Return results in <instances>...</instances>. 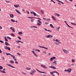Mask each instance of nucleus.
I'll list each match as a JSON object with an SVG mask.
<instances>
[{
	"instance_id": "46",
	"label": "nucleus",
	"mask_w": 76,
	"mask_h": 76,
	"mask_svg": "<svg viewBox=\"0 0 76 76\" xmlns=\"http://www.w3.org/2000/svg\"><path fill=\"white\" fill-rule=\"evenodd\" d=\"M0 42H1V43H4V42L2 41V40H0Z\"/></svg>"
},
{
	"instance_id": "55",
	"label": "nucleus",
	"mask_w": 76,
	"mask_h": 76,
	"mask_svg": "<svg viewBox=\"0 0 76 76\" xmlns=\"http://www.w3.org/2000/svg\"><path fill=\"white\" fill-rule=\"evenodd\" d=\"M12 32H15V29L12 30Z\"/></svg>"
},
{
	"instance_id": "28",
	"label": "nucleus",
	"mask_w": 76,
	"mask_h": 76,
	"mask_svg": "<svg viewBox=\"0 0 76 76\" xmlns=\"http://www.w3.org/2000/svg\"><path fill=\"white\" fill-rule=\"evenodd\" d=\"M42 23H37V25H38V26H41V25Z\"/></svg>"
},
{
	"instance_id": "2",
	"label": "nucleus",
	"mask_w": 76,
	"mask_h": 76,
	"mask_svg": "<svg viewBox=\"0 0 76 76\" xmlns=\"http://www.w3.org/2000/svg\"><path fill=\"white\" fill-rule=\"evenodd\" d=\"M31 52L33 53V54H34V56H35L36 57H38V56L37 54H36V53H35V51H31Z\"/></svg>"
},
{
	"instance_id": "29",
	"label": "nucleus",
	"mask_w": 76,
	"mask_h": 76,
	"mask_svg": "<svg viewBox=\"0 0 76 76\" xmlns=\"http://www.w3.org/2000/svg\"><path fill=\"white\" fill-rule=\"evenodd\" d=\"M8 42H5V45H8Z\"/></svg>"
},
{
	"instance_id": "51",
	"label": "nucleus",
	"mask_w": 76,
	"mask_h": 76,
	"mask_svg": "<svg viewBox=\"0 0 76 76\" xmlns=\"http://www.w3.org/2000/svg\"><path fill=\"white\" fill-rule=\"evenodd\" d=\"M36 19H38L39 20H41V19L39 18H36Z\"/></svg>"
},
{
	"instance_id": "22",
	"label": "nucleus",
	"mask_w": 76,
	"mask_h": 76,
	"mask_svg": "<svg viewBox=\"0 0 76 76\" xmlns=\"http://www.w3.org/2000/svg\"><path fill=\"white\" fill-rule=\"evenodd\" d=\"M31 73H35L36 72V71H35V70H33V71H31Z\"/></svg>"
},
{
	"instance_id": "41",
	"label": "nucleus",
	"mask_w": 76,
	"mask_h": 76,
	"mask_svg": "<svg viewBox=\"0 0 76 76\" xmlns=\"http://www.w3.org/2000/svg\"><path fill=\"white\" fill-rule=\"evenodd\" d=\"M10 29H11L12 30L13 29H14V28L12 27H11L10 28Z\"/></svg>"
},
{
	"instance_id": "15",
	"label": "nucleus",
	"mask_w": 76,
	"mask_h": 76,
	"mask_svg": "<svg viewBox=\"0 0 76 76\" xmlns=\"http://www.w3.org/2000/svg\"><path fill=\"white\" fill-rule=\"evenodd\" d=\"M54 15L55 16H57L58 17H59V16H60V14H58L56 13H55L54 14Z\"/></svg>"
},
{
	"instance_id": "25",
	"label": "nucleus",
	"mask_w": 76,
	"mask_h": 76,
	"mask_svg": "<svg viewBox=\"0 0 76 76\" xmlns=\"http://www.w3.org/2000/svg\"><path fill=\"white\" fill-rule=\"evenodd\" d=\"M53 72L54 73H57L58 74V75H59V73H58V72H57L56 71H53Z\"/></svg>"
},
{
	"instance_id": "53",
	"label": "nucleus",
	"mask_w": 76,
	"mask_h": 76,
	"mask_svg": "<svg viewBox=\"0 0 76 76\" xmlns=\"http://www.w3.org/2000/svg\"><path fill=\"white\" fill-rule=\"evenodd\" d=\"M43 53H45V54H46V53H47V52H46V51H45L43 52Z\"/></svg>"
},
{
	"instance_id": "18",
	"label": "nucleus",
	"mask_w": 76,
	"mask_h": 76,
	"mask_svg": "<svg viewBox=\"0 0 76 76\" xmlns=\"http://www.w3.org/2000/svg\"><path fill=\"white\" fill-rule=\"evenodd\" d=\"M72 69H67L68 72H69V73H70L71 72V71H72Z\"/></svg>"
},
{
	"instance_id": "38",
	"label": "nucleus",
	"mask_w": 76,
	"mask_h": 76,
	"mask_svg": "<svg viewBox=\"0 0 76 76\" xmlns=\"http://www.w3.org/2000/svg\"><path fill=\"white\" fill-rule=\"evenodd\" d=\"M6 55L7 56V55H9L10 56L11 55L10 53H6Z\"/></svg>"
},
{
	"instance_id": "1",
	"label": "nucleus",
	"mask_w": 76,
	"mask_h": 76,
	"mask_svg": "<svg viewBox=\"0 0 76 76\" xmlns=\"http://www.w3.org/2000/svg\"><path fill=\"white\" fill-rule=\"evenodd\" d=\"M31 13L32 14H33L34 16H37V17H39V15H38V14H36L35 12H31Z\"/></svg>"
},
{
	"instance_id": "6",
	"label": "nucleus",
	"mask_w": 76,
	"mask_h": 76,
	"mask_svg": "<svg viewBox=\"0 0 76 76\" xmlns=\"http://www.w3.org/2000/svg\"><path fill=\"white\" fill-rule=\"evenodd\" d=\"M65 23L66 24V25L67 26L69 27V28H73V27L70 26H69V25H68V24L67 23V22H66V21H64Z\"/></svg>"
},
{
	"instance_id": "35",
	"label": "nucleus",
	"mask_w": 76,
	"mask_h": 76,
	"mask_svg": "<svg viewBox=\"0 0 76 76\" xmlns=\"http://www.w3.org/2000/svg\"><path fill=\"white\" fill-rule=\"evenodd\" d=\"M18 34H19V35H21V34H22V32H19Z\"/></svg>"
},
{
	"instance_id": "32",
	"label": "nucleus",
	"mask_w": 76,
	"mask_h": 76,
	"mask_svg": "<svg viewBox=\"0 0 76 76\" xmlns=\"http://www.w3.org/2000/svg\"><path fill=\"white\" fill-rule=\"evenodd\" d=\"M10 62L11 63H12V64H13V63H14V61L12 60H11Z\"/></svg>"
},
{
	"instance_id": "37",
	"label": "nucleus",
	"mask_w": 76,
	"mask_h": 76,
	"mask_svg": "<svg viewBox=\"0 0 76 76\" xmlns=\"http://www.w3.org/2000/svg\"><path fill=\"white\" fill-rule=\"evenodd\" d=\"M35 51H38V52H40V50H38V49H36V50Z\"/></svg>"
},
{
	"instance_id": "13",
	"label": "nucleus",
	"mask_w": 76,
	"mask_h": 76,
	"mask_svg": "<svg viewBox=\"0 0 76 76\" xmlns=\"http://www.w3.org/2000/svg\"><path fill=\"white\" fill-rule=\"evenodd\" d=\"M63 51L64 53H67V54H68L69 53V52L67 51V50H63Z\"/></svg>"
},
{
	"instance_id": "42",
	"label": "nucleus",
	"mask_w": 76,
	"mask_h": 76,
	"mask_svg": "<svg viewBox=\"0 0 76 76\" xmlns=\"http://www.w3.org/2000/svg\"><path fill=\"white\" fill-rule=\"evenodd\" d=\"M53 36L51 35H49V38H52L53 37Z\"/></svg>"
},
{
	"instance_id": "61",
	"label": "nucleus",
	"mask_w": 76,
	"mask_h": 76,
	"mask_svg": "<svg viewBox=\"0 0 76 76\" xmlns=\"http://www.w3.org/2000/svg\"><path fill=\"white\" fill-rule=\"evenodd\" d=\"M26 13L28 14H29V12L28 11H26Z\"/></svg>"
},
{
	"instance_id": "3",
	"label": "nucleus",
	"mask_w": 76,
	"mask_h": 76,
	"mask_svg": "<svg viewBox=\"0 0 76 76\" xmlns=\"http://www.w3.org/2000/svg\"><path fill=\"white\" fill-rule=\"evenodd\" d=\"M38 46L40 48H44V49H46V50H47L48 49V48L47 47L45 48L44 46H41L40 45H38Z\"/></svg>"
},
{
	"instance_id": "64",
	"label": "nucleus",
	"mask_w": 76,
	"mask_h": 76,
	"mask_svg": "<svg viewBox=\"0 0 76 76\" xmlns=\"http://www.w3.org/2000/svg\"><path fill=\"white\" fill-rule=\"evenodd\" d=\"M65 72H68V70L67 69H65L64 70Z\"/></svg>"
},
{
	"instance_id": "5",
	"label": "nucleus",
	"mask_w": 76,
	"mask_h": 76,
	"mask_svg": "<svg viewBox=\"0 0 76 76\" xmlns=\"http://www.w3.org/2000/svg\"><path fill=\"white\" fill-rule=\"evenodd\" d=\"M56 58V57L54 56L53 57H51L50 58V61H53V60H55Z\"/></svg>"
},
{
	"instance_id": "45",
	"label": "nucleus",
	"mask_w": 76,
	"mask_h": 76,
	"mask_svg": "<svg viewBox=\"0 0 76 76\" xmlns=\"http://www.w3.org/2000/svg\"><path fill=\"white\" fill-rule=\"evenodd\" d=\"M29 19H33V18H34V17H29Z\"/></svg>"
},
{
	"instance_id": "60",
	"label": "nucleus",
	"mask_w": 76,
	"mask_h": 76,
	"mask_svg": "<svg viewBox=\"0 0 76 76\" xmlns=\"http://www.w3.org/2000/svg\"><path fill=\"white\" fill-rule=\"evenodd\" d=\"M15 63H16V64H18V62L17 61H15Z\"/></svg>"
},
{
	"instance_id": "14",
	"label": "nucleus",
	"mask_w": 76,
	"mask_h": 76,
	"mask_svg": "<svg viewBox=\"0 0 76 76\" xmlns=\"http://www.w3.org/2000/svg\"><path fill=\"white\" fill-rule=\"evenodd\" d=\"M44 29H45V31H48V32H52V31L51 30H47V28H44Z\"/></svg>"
},
{
	"instance_id": "33",
	"label": "nucleus",
	"mask_w": 76,
	"mask_h": 76,
	"mask_svg": "<svg viewBox=\"0 0 76 76\" xmlns=\"http://www.w3.org/2000/svg\"><path fill=\"white\" fill-rule=\"evenodd\" d=\"M11 21L12 22H15V20H14L13 19H11Z\"/></svg>"
},
{
	"instance_id": "26",
	"label": "nucleus",
	"mask_w": 76,
	"mask_h": 76,
	"mask_svg": "<svg viewBox=\"0 0 76 76\" xmlns=\"http://www.w3.org/2000/svg\"><path fill=\"white\" fill-rule=\"evenodd\" d=\"M50 73L51 74V75H52L53 76H55V75H54V74H53V73H54V72H50Z\"/></svg>"
},
{
	"instance_id": "10",
	"label": "nucleus",
	"mask_w": 76,
	"mask_h": 76,
	"mask_svg": "<svg viewBox=\"0 0 76 76\" xmlns=\"http://www.w3.org/2000/svg\"><path fill=\"white\" fill-rule=\"evenodd\" d=\"M37 71H38V72H39V73H45L46 74V73L45 72H42V71H40L39 70H38L37 69H36Z\"/></svg>"
},
{
	"instance_id": "58",
	"label": "nucleus",
	"mask_w": 76,
	"mask_h": 76,
	"mask_svg": "<svg viewBox=\"0 0 76 76\" xmlns=\"http://www.w3.org/2000/svg\"><path fill=\"white\" fill-rule=\"evenodd\" d=\"M15 58V59H14V60L15 61H17V60H16V59L15 58H15Z\"/></svg>"
},
{
	"instance_id": "34",
	"label": "nucleus",
	"mask_w": 76,
	"mask_h": 76,
	"mask_svg": "<svg viewBox=\"0 0 76 76\" xmlns=\"http://www.w3.org/2000/svg\"><path fill=\"white\" fill-rule=\"evenodd\" d=\"M3 69V66H0V70H1V69Z\"/></svg>"
},
{
	"instance_id": "62",
	"label": "nucleus",
	"mask_w": 76,
	"mask_h": 76,
	"mask_svg": "<svg viewBox=\"0 0 76 76\" xmlns=\"http://www.w3.org/2000/svg\"><path fill=\"white\" fill-rule=\"evenodd\" d=\"M33 27H34V28H37V27L36 26H33Z\"/></svg>"
},
{
	"instance_id": "63",
	"label": "nucleus",
	"mask_w": 76,
	"mask_h": 76,
	"mask_svg": "<svg viewBox=\"0 0 76 76\" xmlns=\"http://www.w3.org/2000/svg\"><path fill=\"white\" fill-rule=\"evenodd\" d=\"M45 24H46V25H48V23H45Z\"/></svg>"
},
{
	"instance_id": "48",
	"label": "nucleus",
	"mask_w": 76,
	"mask_h": 76,
	"mask_svg": "<svg viewBox=\"0 0 76 76\" xmlns=\"http://www.w3.org/2000/svg\"><path fill=\"white\" fill-rule=\"evenodd\" d=\"M54 43H55L56 45H59V43H58L55 42Z\"/></svg>"
},
{
	"instance_id": "59",
	"label": "nucleus",
	"mask_w": 76,
	"mask_h": 76,
	"mask_svg": "<svg viewBox=\"0 0 76 76\" xmlns=\"http://www.w3.org/2000/svg\"><path fill=\"white\" fill-rule=\"evenodd\" d=\"M17 54H18V55H19V56H20L21 54H20L19 53H17Z\"/></svg>"
},
{
	"instance_id": "8",
	"label": "nucleus",
	"mask_w": 76,
	"mask_h": 76,
	"mask_svg": "<svg viewBox=\"0 0 76 76\" xmlns=\"http://www.w3.org/2000/svg\"><path fill=\"white\" fill-rule=\"evenodd\" d=\"M41 66L42 67H43V68H44L45 69H47V66H46L45 65L42 64L41 65Z\"/></svg>"
},
{
	"instance_id": "7",
	"label": "nucleus",
	"mask_w": 76,
	"mask_h": 76,
	"mask_svg": "<svg viewBox=\"0 0 76 76\" xmlns=\"http://www.w3.org/2000/svg\"><path fill=\"white\" fill-rule=\"evenodd\" d=\"M7 65L9 67H12V68H15V67L9 64H7Z\"/></svg>"
},
{
	"instance_id": "57",
	"label": "nucleus",
	"mask_w": 76,
	"mask_h": 76,
	"mask_svg": "<svg viewBox=\"0 0 76 76\" xmlns=\"http://www.w3.org/2000/svg\"><path fill=\"white\" fill-rule=\"evenodd\" d=\"M5 41H8V40H7V38L5 39Z\"/></svg>"
},
{
	"instance_id": "31",
	"label": "nucleus",
	"mask_w": 76,
	"mask_h": 76,
	"mask_svg": "<svg viewBox=\"0 0 76 76\" xmlns=\"http://www.w3.org/2000/svg\"><path fill=\"white\" fill-rule=\"evenodd\" d=\"M72 63H73L75 62V60L74 59H72Z\"/></svg>"
},
{
	"instance_id": "27",
	"label": "nucleus",
	"mask_w": 76,
	"mask_h": 76,
	"mask_svg": "<svg viewBox=\"0 0 76 76\" xmlns=\"http://www.w3.org/2000/svg\"><path fill=\"white\" fill-rule=\"evenodd\" d=\"M38 23H42V22L40 20H37Z\"/></svg>"
},
{
	"instance_id": "56",
	"label": "nucleus",
	"mask_w": 76,
	"mask_h": 76,
	"mask_svg": "<svg viewBox=\"0 0 76 76\" xmlns=\"http://www.w3.org/2000/svg\"><path fill=\"white\" fill-rule=\"evenodd\" d=\"M31 21L32 22H34V20L33 19H31Z\"/></svg>"
},
{
	"instance_id": "39",
	"label": "nucleus",
	"mask_w": 76,
	"mask_h": 76,
	"mask_svg": "<svg viewBox=\"0 0 76 76\" xmlns=\"http://www.w3.org/2000/svg\"><path fill=\"white\" fill-rule=\"evenodd\" d=\"M14 6L15 7H18V6L17 5H14Z\"/></svg>"
},
{
	"instance_id": "43",
	"label": "nucleus",
	"mask_w": 76,
	"mask_h": 76,
	"mask_svg": "<svg viewBox=\"0 0 76 76\" xmlns=\"http://www.w3.org/2000/svg\"><path fill=\"white\" fill-rule=\"evenodd\" d=\"M6 2V3H10V1H5Z\"/></svg>"
},
{
	"instance_id": "52",
	"label": "nucleus",
	"mask_w": 76,
	"mask_h": 76,
	"mask_svg": "<svg viewBox=\"0 0 76 76\" xmlns=\"http://www.w3.org/2000/svg\"><path fill=\"white\" fill-rule=\"evenodd\" d=\"M18 39H21V38H20V37H18Z\"/></svg>"
},
{
	"instance_id": "47",
	"label": "nucleus",
	"mask_w": 76,
	"mask_h": 76,
	"mask_svg": "<svg viewBox=\"0 0 76 76\" xmlns=\"http://www.w3.org/2000/svg\"><path fill=\"white\" fill-rule=\"evenodd\" d=\"M71 66H75V64H72L71 65Z\"/></svg>"
},
{
	"instance_id": "21",
	"label": "nucleus",
	"mask_w": 76,
	"mask_h": 76,
	"mask_svg": "<svg viewBox=\"0 0 76 76\" xmlns=\"http://www.w3.org/2000/svg\"><path fill=\"white\" fill-rule=\"evenodd\" d=\"M40 12L42 14H43V15L44 14V11L43 10H40Z\"/></svg>"
},
{
	"instance_id": "44",
	"label": "nucleus",
	"mask_w": 76,
	"mask_h": 76,
	"mask_svg": "<svg viewBox=\"0 0 76 76\" xmlns=\"http://www.w3.org/2000/svg\"><path fill=\"white\" fill-rule=\"evenodd\" d=\"M7 38L9 39H11V38L8 36L7 37Z\"/></svg>"
},
{
	"instance_id": "11",
	"label": "nucleus",
	"mask_w": 76,
	"mask_h": 76,
	"mask_svg": "<svg viewBox=\"0 0 76 76\" xmlns=\"http://www.w3.org/2000/svg\"><path fill=\"white\" fill-rule=\"evenodd\" d=\"M60 26H59L58 28L56 27L55 28V29L56 30V31H60Z\"/></svg>"
},
{
	"instance_id": "19",
	"label": "nucleus",
	"mask_w": 76,
	"mask_h": 76,
	"mask_svg": "<svg viewBox=\"0 0 76 76\" xmlns=\"http://www.w3.org/2000/svg\"><path fill=\"white\" fill-rule=\"evenodd\" d=\"M52 18L53 19V20H55V21L56 20V18H55V17H54V16H52Z\"/></svg>"
},
{
	"instance_id": "24",
	"label": "nucleus",
	"mask_w": 76,
	"mask_h": 76,
	"mask_svg": "<svg viewBox=\"0 0 76 76\" xmlns=\"http://www.w3.org/2000/svg\"><path fill=\"white\" fill-rule=\"evenodd\" d=\"M45 37L46 38H50V37H49V35H48V36L45 35Z\"/></svg>"
},
{
	"instance_id": "54",
	"label": "nucleus",
	"mask_w": 76,
	"mask_h": 76,
	"mask_svg": "<svg viewBox=\"0 0 76 76\" xmlns=\"http://www.w3.org/2000/svg\"><path fill=\"white\" fill-rule=\"evenodd\" d=\"M22 73H23V74L24 75H26V73H25L23 72H22Z\"/></svg>"
},
{
	"instance_id": "20",
	"label": "nucleus",
	"mask_w": 76,
	"mask_h": 76,
	"mask_svg": "<svg viewBox=\"0 0 76 76\" xmlns=\"http://www.w3.org/2000/svg\"><path fill=\"white\" fill-rule=\"evenodd\" d=\"M15 11H16V12H17V13H18V14H21V13L19 11V10L15 9Z\"/></svg>"
},
{
	"instance_id": "17",
	"label": "nucleus",
	"mask_w": 76,
	"mask_h": 76,
	"mask_svg": "<svg viewBox=\"0 0 76 76\" xmlns=\"http://www.w3.org/2000/svg\"><path fill=\"white\" fill-rule=\"evenodd\" d=\"M49 67L50 68H52V69H56V68L54 66H49Z\"/></svg>"
},
{
	"instance_id": "36",
	"label": "nucleus",
	"mask_w": 76,
	"mask_h": 76,
	"mask_svg": "<svg viewBox=\"0 0 76 76\" xmlns=\"http://www.w3.org/2000/svg\"><path fill=\"white\" fill-rule=\"evenodd\" d=\"M71 24H72V25H75L76 26V24L73 23H71Z\"/></svg>"
},
{
	"instance_id": "4",
	"label": "nucleus",
	"mask_w": 76,
	"mask_h": 76,
	"mask_svg": "<svg viewBox=\"0 0 76 76\" xmlns=\"http://www.w3.org/2000/svg\"><path fill=\"white\" fill-rule=\"evenodd\" d=\"M5 48L6 49V50H8L9 51H10V48L9 47L5 46Z\"/></svg>"
},
{
	"instance_id": "23",
	"label": "nucleus",
	"mask_w": 76,
	"mask_h": 76,
	"mask_svg": "<svg viewBox=\"0 0 76 76\" xmlns=\"http://www.w3.org/2000/svg\"><path fill=\"white\" fill-rule=\"evenodd\" d=\"M50 27H51V28H54V26H53V24H50Z\"/></svg>"
},
{
	"instance_id": "50",
	"label": "nucleus",
	"mask_w": 76,
	"mask_h": 76,
	"mask_svg": "<svg viewBox=\"0 0 76 76\" xmlns=\"http://www.w3.org/2000/svg\"><path fill=\"white\" fill-rule=\"evenodd\" d=\"M16 42H17V43H19V40L18 41V40H17Z\"/></svg>"
},
{
	"instance_id": "49",
	"label": "nucleus",
	"mask_w": 76,
	"mask_h": 76,
	"mask_svg": "<svg viewBox=\"0 0 76 76\" xmlns=\"http://www.w3.org/2000/svg\"><path fill=\"white\" fill-rule=\"evenodd\" d=\"M2 73H6V72H5V71H2Z\"/></svg>"
},
{
	"instance_id": "16",
	"label": "nucleus",
	"mask_w": 76,
	"mask_h": 76,
	"mask_svg": "<svg viewBox=\"0 0 76 76\" xmlns=\"http://www.w3.org/2000/svg\"><path fill=\"white\" fill-rule=\"evenodd\" d=\"M10 18H13V17H14V15H13L12 14H10Z\"/></svg>"
},
{
	"instance_id": "12",
	"label": "nucleus",
	"mask_w": 76,
	"mask_h": 76,
	"mask_svg": "<svg viewBox=\"0 0 76 76\" xmlns=\"http://www.w3.org/2000/svg\"><path fill=\"white\" fill-rule=\"evenodd\" d=\"M55 41L57 42H58L59 44H61V42H60V41L58 39H56L55 40Z\"/></svg>"
},
{
	"instance_id": "9",
	"label": "nucleus",
	"mask_w": 76,
	"mask_h": 76,
	"mask_svg": "<svg viewBox=\"0 0 76 76\" xmlns=\"http://www.w3.org/2000/svg\"><path fill=\"white\" fill-rule=\"evenodd\" d=\"M52 64H53V65H57V61H55L54 62L52 63Z\"/></svg>"
},
{
	"instance_id": "40",
	"label": "nucleus",
	"mask_w": 76,
	"mask_h": 76,
	"mask_svg": "<svg viewBox=\"0 0 76 76\" xmlns=\"http://www.w3.org/2000/svg\"><path fill=\"white\" fill-rule=\"evenodd\" d=\"M11 57H13V59H14V58H15V56H13V55H11Z\"/></svg>"
},
{
	"instance_id": "30",
	"label": "nucleus",
	"mask_w": 76,
	"mask_h": 76,
	"mask_svg": "<svg viewBox=\"0 0 76 76\" xmlns=\"http://www.w3.org/2000/svg\"><path fill=\"white\" fill-rule=\"evenodd\" d=\"M10 35L11 36H12V37H14V36H15V34L13 33H11Z\"/></svg>"
}]
</instances>
